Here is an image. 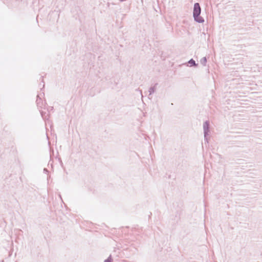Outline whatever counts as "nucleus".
<instances>
[{"label":"nucleus","mask_w":262,"mask_h":262,"mask_svg":"<svg viewBox=\"0 0 262 262\" xmlns=\"http://www.w3.org/2000/svg\"><path fill=\"white\" fill-rule=\"evenodd\" d=\"M206 62H207V58L206 57H203L201 60H200V63L203 66H205L206 65Z\"/></svg>","instance_id":"423d86ee"},{"label":"nucleus","mask_w":262,"mask_h":262,"mask_svg":"<svg viewBox=\"0 0 262 262\" xmlns=\"http://www.w3.org/2000/svg\"><path fill=\"white\" fill-rule=\"evenodd\" d=\"M188 63L189 64L190 67L198 66V64L195 63V61L192 58L188 61Z\"/></svg>","instance_id":"20e7f679"},{"label":"nucleus","mask_w":262,"mask_h":262,"mask_svg":"<svg viewBox=\"0 0 262 262\" xmlns=\"http://www.w3.org/2000/svg\"><path fill=\"white\" fill-rule=\"evenodd\" d=\"M43 171L46 173L48 172V170H47V168H44L43 169Z\"/></svg>","instance_id":"6e6552de"},{"label":"nucleus","mask_w":262,"mask_h":262,"mask_svg":"<svg viewBox=\"0 0 262 262\" xmlns=\"http://www.w3.org/2000/svg\"><path fill=\"white\" fill-rule=\"evenodd\" d=\"M40 113H41V116H42V118H44V117H43V112H41V111H40Z\"/></svg>","instance_id":"1a4fd4ad"},{"label":"nucleus","mask_w":262,"mask_h":262,"mask_svg":"<svg viewBox=\"0 0 262 262\" xmlns=\"http://www.w3.org/2000/svg\"><path fill=\"white\" fill-rule=\"evenodd\" d=\"M104 262H113V259L111 255H110V256L105 259Z\"/></svg>","instance_id":"0eeeda50"},{"label":"nucleus","mask_w":262,"mask_h":262,"mask_svg":"<svg viewBox=\"0 0 262 262\" xmlns=\"http://www.w3.org/2000/svg\"><path fill=\"white\" fill-rule=\"evenodd\" d=\"M157 83H156L154 86H151L149 88L148 92L149 95L154 94L156 91V86L157 85Z\"/></svg>","instance_id":"39448f33"},{"label":"nucleus","mask_w":262,"mask_h":262,"mask_svg":"<svg viewBox=\"0 0 262 262\" xmlns=\"http://www.w3.org/2000/svg\"><path fill=\"white\" fill-rule=\"evenodd\" d=\"M209 122L208 121H206L203 123V130H204V140L206 141L207 143L208 138L207 136L208 135V133L209 132Z\"/></svg>","instance_id":"f03ea898"},{"label":"nucleus","mask_w":262,"mask_h":262,"mask_svg":"<svg viewBox=\"0 0 262 262\" xmlns=\"http://www.w3.org/2000/svg\"><path fill=\"white\" fill-rule=\"evenodd\" d=\"M36 104L38 107H42L43 105V102L40 98L38 96H37L36 99Z\"/></svg>","instance_id":"7ed1b4c3"},{"label":"nucleus","mask_w":262,"mask_h":262,"mask_svg":"<svg viewBox=\"0 0 262 262\" xmlns=\"http://www.w3.org/2000/svg\"><path fill=\"white\" fill-rule=\"evenodd\" d=\"M201 8L199 3H195L194 4L193 10V17L194 21L198 23H203L204 19L200 16Z\"/></svg>","instance_id":"f257e3e1"}]
</instances>
